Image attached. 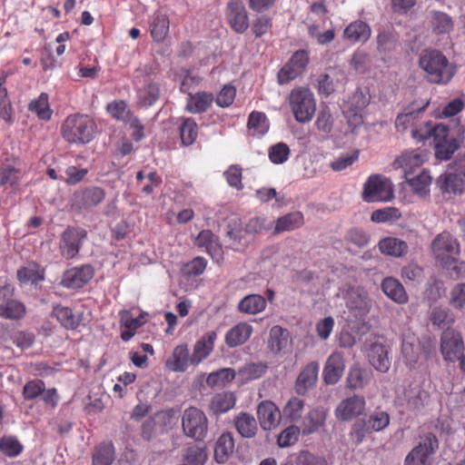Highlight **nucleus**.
Returning <instances> with one entry per match:
<instances>
[{
    "label": "nucleus",
    "instance_id": "obj_1",
    "mask_svg": "<svg viewBox=\"0 0 465 465\" xmlns=\"http://www.w3.org/2000/svg\"><path fill=\"white\" fill-rule=\"evenodd\" d=\"M419 64L428 81L433 84H447L454 75V69L446 56L437 50L422 51Z\"/></svg>",
    "mask_w": 465,
    "mask_h": 465
},
{
    "label": "nucleus",
    "instance_id": "obj_2",
    "mask_svg": "<svg viewBox=\"0 0 465 465\" xmlns=\"http://www.w3.org/2000/svg\"><path fill=\"white\" fill-rule=\"evenodd\" d=\"M449 127L445 124H437L425 133H420L417 128L411 130V135L416 140H425L433 137L435 141V155L440 160H449L459 148L455 137L449 135Z\"/></svg>",
    "mask_w": 465,
    "mask_h": 465
},
{
    "label": "nucleus",
    "instance_id": "obj_3",
    "mask_svg": "<svg viewBox=\"0 0 465 465\" xmlns=\"http://www.w3.org/2000/svg\"><path fill=\"white\" fill-rule=\"evenodd\" d=\"M95 124L87 115L68 116L62 125V135L71 143H87L94 135Z\"/></svg>",
    "mask_w": 465,
    "mask_h": 465
},
{
    "label": "nucleus",
    "instance_id": "obj_4",
    "mask_svg": "<svg viewBox=\"0 0 465 465\" xmlns=\"http://www.w3.org/2000/svg\"><path fill=\"white\" fill-rule=\"evenodd\" d=\"M290 108L295 120L301 124L309 123L316 111L313 93L306 87L292 89L288 96Z\"/></svg>",
    "mask_w": 465,
    "mask_h": 465
},
{
    "label": "nucleus",
    "instance_id": "obj_5",
    "mask_svg": "<svg viewBox=\"0 0 465 465\" xmlns=\"http://www.w3.org/2000/svg\"><path fill=\"white\" fill-rule=\"evenodd\" d=\"M434 259L443 266H450L460 253V245L457 238L449 232L436 235L430 243Z\"/></svg>",
    "mask_w": 465,
    "mask_h": 465
},
{
    "label": "nucleus",
    "instance_id": "obj_6",
    "mask_svg": "<svg viewBox=\"0 0 465 465\" xmlns=\"http://www.w3.org/2000/svg\"><path fill=\"white\" fill-rule=\"evenodd\" d=\"M362 198L367 203L390 202L394 198L393 184L382 175H371L364 183Z\"/></svg>",
    "mask_w": 465,
    "mask_h": 465
},
{
    "label": "nucleus",
    "instance_id": "obj_7",
    "mask_svg": "<svg viewBox=\"0 0 465 465\" xmlns=\"http://www.w3.org/2000/svg\"><path fill=\"white\" fill-rule=\"evenodd\" d=\"M182 427L186 436L202 440L207 435L208 419L203 411L190 407L183 412Z\"/></svg>",
    "mask_w": 465,
    "mask_h": 465
},
{
    "label": "nucleus",
    "instance_id": "obj_8",
    "mask_svg": "<svg viewBox=\"0 0 465 465\" xmlns=\"http://www.w3.org/2000/svg\"><path fill=\"white\" fill-rule=\"evenodd\" d=\"M438 448L436 436L432 433L426 434L406 456L404 465H430L432 455Z\"/></svg>",
    "mask_w": 465,
    "mask_h": 465
},
{
    "label": "nucleus",
    "instance_id": "obj_9",
    "mask_svg": "<svg viewBox=\"0 0 465 465\" xmlns=\"http://www.w3.org/2000/svg\"><path fill=\"white\" fill-rule=\"evenodd\" d=\"M309 52L303 49L296 51L277 74L279 84H287L301 76L309 64Z\"/></svg>",
    "mask_w": 465,
    "mask_h": 465
},
{
    "label": "nucleus",
    "instance_id": "obj_10",
    "mask_svg": "<svg viewBox=\"0 0 465 465\" xmlns=\"http://www.w3.org/2000/svg\"><path fill=\"white\" fill-rule=\"evenodd\" d=\"M87 237V232L80 227H68L60 237L59 249L65 259H73L77 255L83 242Z\"/></svg>",
    "mask_w": 465,
    "mask_h": 465
},
{
    "label": "nucleus",
    "instance_id": "obj_11",
    "mask_svg": "<svg viewBox=\"0 0 465 465\" xmlns=\"http://www.w3.org/2000/svg\"><path fill=\"white\" fill-rule=\"evenodd\" d=\"M26 312L25 306L14 298V289L10 285L0 287V317L19 320Z\"/></svg>",
    "mask_w": 465,
    "mask_h": 465
},
{
    "label": "nucleus",
    "instance_id": "obj_12",
    "mask_svg": "<svg viewBox=\"0 0 465 465\" xmlns=\"http://www.w3.org/2000/svg\"><path fill=\"white\" fill-rule=\"evenodd\" d=\"M365 406L364 397L353 395L342 400L335 408L334 414L338 420L349 421L361 415Z\"/></svg>",
    "mask_w": 465,
    "mask_h": 465
},
{
    "label": "nucleus",
    "instance_id": "obj_13",
    "mask_svg": "<svg viewBox=\"0 0 465 465\" xmlns=\"http://www.w3.org/2000/svg\"><path fill=\"white\" fill-rule=\"evenodd\" d=\"M440 351L446 361H455L460 359L464 351L460 334L450 329L444 331L441 335Z\"/></svg>",
    "mask_w": 465,
    "mask_h": 465
},
{
    "label": "nucleus",
    "instance_id": "obj_14",
    "mask_svg": "<svg viewBox=\"0 0 465 465\" xmlns=\"http://www.w3.org/2000/svg\"><path fill=\"white\" fill-rule=\"evenodd\" d=\"M259 424L263 430H271L281 423L282 413L272 401H262L257 406Z\"/></svg>",
    "mask_w": 465,
    "mask_h": 465
},
{
    "label": "nucleus",
    "instance_id": "obj_15",
    "mask_svg": "<svg viewBox=\"0 0 465 465\" xmlns=\"http://www.w3.org/2000/svg\"><path fill=\"white\" fill-rule=\"evenodd\" d=\"M344 299L347 307L360 315L368 313L371 308V300L363 287H350L345 292Z\"/></svg>",
    "mask_w": 465,
    "mask_h": 465
},
{
    "label": "nucleus",
    "instance_id": "obj_16",
    "mask_svg": "<svg viewBox=\"0 0 465 465\" xmlns=\"http://www.w3.org/2000/svg\"><path fill=\"white\" fill-rule=\"evenodd\" d=\"M227 228L226 242L234 251H243L253 241L240 221L230 223Z\"/></svg>",
    "mask_w": 465,
    "mask_h": 465
},
{
    "label": "nucleus",
    "instance_id": "obj_17",
    "mask_svg": "<svg viewBox=\"0 0 465 465\" xmlns=\"http://www.w3.org/2000/svg\"><path fill=\"white\" fill-rule=\"evenodd\" d=\"M94 276L91 265H83L67 270L62 279V285L69 289H77L86 284Z\"/></svg>",
    "mask_w": 465,
    "mask_h": 465
},
{
    "label": "nucleus",
    "instance_id": "obj_18",
    "mask_svg": "<svg viewBox=\"0 0 465 465\" xmlns=\"http://www.w3.org/2000/svg\"><path fill=\"white\" fill-rule=\"evenodd\" d=\"M226 16L229 25L236 33L242 34L247 30L248 14L240 1H232L228 4Z\"/></svg>",
    "mask_w": 465,
    "mask_h": 465
},
{
    "label": "nucleus",
    "instance_id": "obj_19",
    "mask_svg": "<svg viewBox=\"0 0 465 465\" xmlns=\"http://www.w3.org/2000/svg\"><path fill=\"white\" fill-rule=\"evenodd\" d=\"M190 365H193V357L186 344L174 347L172 354L165 361V368L173 372H184Z\"/></svg>",
    "mask_w": 465,
    "mask_h": 465
},
{
    "label": "nucleus",
    "instance_id": "obj_20",
    "mask_svg": "<svg viewBox=\"0 0 465 465\" xmlns=\"http://www.w3.org/2000/svg\"><path fill=\"white\" fill-rule=\"evenodd\" d=\"M319 363L312 361L308 363L298 375L295 381V391L299 395H304L314 387L318 380Z\"/></svg>",
    "mask_w": 465,
    "mask_h": 465
},
{
    "label": "nucleus",
    "instance_id": "obj_21",
    "mask_svg": "<svg viewBox=\"0 0 465 465\" xmlns=\"http://www.w3.org/2000/svg\"><path fill=\"white\" fill-rule=\"evenodd\" d=\"M344 361L341 353H331L323 369V380L326 384H335L342 376Z\"/></svg>",
    "mask_w": 465,
    "mask_h": 465
},
{
    "label": "nucleus",
    "instance_id": "obj_22",
    "mask_svg": "<svg viewBox=\"0 0 465 465\" xmlns=\"http://www.w3.org/2000/svg\"><path fill=\"white\" fill-rule=\"evenodd\" d=\"M427 398V393L419 384H410L404 388L402 396H399L398 400L401 404L406 405L409 410H420Z\"/></svg>",
    "mask_w": 465,
    "mask_h": 465
},
{
    "label": "nucleus",
    "instance_id": "obj_23",
    "mask_svg": "<svg viewBox=\"0 0 465 465\" xmlns=\"http://www.w3.org/2000/svg\"><path fill=\"white\" fill-rule=\"evenodd\" d=\"M370 363L382 373L387 372L391 367L389 350L386 345L379 342L373 343L368 352Z\"/></svg>",
    "mask_w": 465,
    "mask_h": 465
},
{
    "label": "nucleus",
    "instance_id": "obj_24",
    "mask_svg": "<svg viewBox=\"0 0 465 465\" xmlns=\"http://www.w3.org/2000/svg\"><path fill=\"white\" fill-rule=\"evenodd\" d=\"M441 191L447 193L461 194L465 192V178L458 172H447L438 179Z\"/></svg>",
    "mask_w": 465,
    "mask_h": 465
},
{
    "label": "nucleus",
    "instance_id": "obj_25",
    "mask_svg": "<svg viewBox=\"0 0 465 465\" xmlns=\"http://www.w3.org/2000/svg\"><path fill=\"white\" fill-rule=\"evenodd\" d=\"M428 104V102H425L422 105L419 106L412 104L408 108H405L403 113L398 114L395 120V127L397 131L404 133L409 127H413L420 114L425 110Z\"/></svg>",
    "mask_w": 465,
    "mask_h": 465
},
{
    "label": "nucleus",
    "instance_id": "obj_26",
    "mask_svg": "<svg viewBox=\"0 0 465 465\" xmlns=\"http://www.w3.org/2000/svg\"><path fill=\"white\" fill-rule=\"evenodd\" d=\"M253 328L247 322H239L231 328L225 335V343L234 348L245 343L252 334Z\"/></svg>",
    "mask_w": 465,
    "mask_h": 465
},
{
    "label": "nucleus",
    "instance_id": "obj_27",
    "mask_svg": "<svg viewBox=\"0 0 465 465\" xmlns=\"http://www.w3.org/2000/svg\"><path fill=\"white\" fill-rule=\"evenodd\" d=\"M105 193L100 187H89L74 193V201L81 208H92L104 201Z\"/></svg>",
    "mask_w": 465,
    "mask_h": 465
},
{
    "label": "nucleus",
    "instance_id": "obj_28",
    "mask_svg": "<svg viewBox=\"0 0 465 465\" xmlns=\"http://www.w3.org/2000/svg\"><path fill=\"white\" fill-rule=\"evenodd\" d=\"M214 101V96L212 93L197 92L195 94H189L185 110L191 114H202L206 112Z\"/></svg>",
    "mask_w": 465,
    "mask_h": 465
},
{
    "label": "nucleus",
    "instance_id": "obj_29",
    "mask_svg": "<svg viewBox=\"0 0 465 465\" xmlns=\"http://www.w3.org/2000/svg\"><path fill=\"white\" fill-rule=\"evenodd\" d=\"M151 35L156 42L163 41L169 32L170 21L166 14L157 11L150 18Z\"/></svg>",
    "mask_w": 465,
    "mask_h": 465
},
{
    "label": "nucleus",
    "instance_id": "obj_30",
    "mask_svg": "<svg viewBox=\"0 0 465 465\" xmlns=\"http://www.w3.org/2000/svg\"><path fill=\"white\" fill-rule=\"evenodd\" d=\"M234 427L237 432L246 439L255 437L258 432V424L255 418L244 411L240 412L234 417Z\"/></svg>",
    "mask_w": 465,
    "mask_h": 465
},
{
    "label": "nucleus",
    "instance_id": "obj_31",
    "mask_svg": "<svg viewBox=\"0 0 465 465\" xmlns=\"http://www.w3.org/2000/svg\"><path fill=\"white\" fill-rule=\"evenodd\" d=\"M383 293L399 304L408 302V295L403 285L393 277H386L381 282Z\"/></svg>",
    "mask_w": 465,
    "mask_h": 465
},
{
    "label": "nucleus",
    "instance_id": "obj_32",
    "mask_svg": "<svg viewBox=\"0 0 465 465\" xmlns=\"http://www.w3.org/2000/svg\"><path fill=\"white\" fill-rule=\"evenodd\" d=\"M426 160V152L416 150L402 153L396 159L395 164L402 168L405 176H407L415 167H420Z\"/></svg>",
    "mask_w": 465,
    "mask_h": 465
},
{
    "label": "nucleus",
    "instance_id": "obj_33",
    "mask_svg": "<svg viewBox=\"0 0 465 465\" xmlns=\"http://www.w3.org/2000/svg\"><path fill=\"white\" fill-rule=\"evenodd\" d=\"M216 333L209 331L203 335L194 345L193 352V365H198L203 360L207 358L213 350Z\"/></svg>",
    "mask_w": 465,
    "mask_h": 465
},
{
    "label": "nucleus",
    "instance_id": "obj_34",
    "mask_svg": "<svg viewBox=\"0 0 465 465\" xmlns=\"http://www.w3.org/2000/svg\"><path fill=\"white\" fill-rule=\"evenodd\" d=\"M289 344V332L279 325L271 328L267 346L274 353H281Z\"/></svg>",
    "mask_w": 465,
    "mask_h": 465
},
{
    "label": "nucleus",
    "instance_id": "obj_35",
    "mask_svg": "<svg viewBox=\"0 0 465 465\" xmlns=\"http://www.w3.org/2000/svg\"><path fill=\"white\" fill-rule=\"evenodd\" d=\"M52 316L55 317L60 324L67 330H75L82 321L81 314L74 312L69 307L61 305L54 307Z\"/></svg>",
    "mask_w": 465,
    "mask_h": 465
},
{
    "label": "nucleus",
    "instance_id": "obj_36",
    "mask_svg": "<svg viewBox=\"0 0 465 465\" xmlns=\"http://www.w3.org/2000/svg\"><path fill=\"white\" fill-rule=\"evenodd\" d=\"M234 450V439L231 432L223 433L214 448V458L218 463L226 462Z\"/></svg>",
    "mask_w": 465,
    "mask_h": 465
},
{
    "label": "nucleus",
    "instance_id": "obj_37",
    "mask_svg": "<svg viewBox=\"0 0 465 465\" xmlns=\"http://www.w3.org/2000/svg\"><path fill=\"white\" fill-rule=\"evenodd\" d=\"M266 300L260 294H249L244 296L238 303L237 309L245 314H257L266 308Z\"/></svg>",
    "mask_w": 465,
    "mask_h": 465
},
{
    "label": "nucleus",
    "instance_id": "obj_38",
    "mask_svg": "<svg viewBox=\"0 0 465 465\" xmlns=\"http://www.w3.org/2000/svg\"><path fill=\"white\" fill-rule=\"evenodd\" d=\"M326 420V412L322 409H313L304 417L302 424V434L311 435L322 427Z\"/></svg>",
    "mask_w": 465,
    "mask_h": 465
},
{
    "label": "nucleus",
    "instance_id": "obj_39",
    "mask_svg": "<svg viewBox=\"0 0 465 465\" xmlns=\"http://www.w3.org/2000/svg\"><path fill=\"white\" fill-rule=\"evenodd\" d=\"M343 36L351 43L366 42L371 36L370 26L362 21L351 23L343 32Z\"/></svg>",
    "mask_w": 465,
    "mask_h": 465
},
{
    "label": "nucleus",
    "instance_id": "obj_40",
    "mask_svg": "<svg viewBox=\"0 0 465 465\" xmlns=\"http://www.w3.org/2000/svg\"><path fill=\"white\" fill-rule=\"evenodd\" d=\"M380 251L387 255L401 257L408 252V244L406 242L395 238L386 237L379 242Z\"/></svg>",
    "mask_w": 465,
    "mask_h": 465
},
{
    "label": "nucleus",
    "instance_id": "obj_41",
    "mask_svg": "<svg viewBox=\"0 0 465 465\" xmlns=\"http://www.w3.org/2000/svg\"><path fill=\"white\" fill-rule=\"evenodd\" d=\"M303 223L304 219L301 212L290 213L277 219L273 233L293 231L302 226Z\"/></svg>",
    "mask_w": 465,
    "mask_h": 465
},
{
    "label": "nucleus",
    "instance_id": "obj_42",
    "mask_svg": "<svg viewBox=\"0 0 465 465\" xmlns=\"http://www.w3.org/2000/svg\"><path fill=\"white\" fill-rule=\"evenodd\" d=\"M195 244L199 247H204L213 257H219L222 254V248L217 237L209 230H203L198 234Z\"/></svg>",
    "mask_w": 465,
    "mask_h": 465
},
{
    "label": "nucleus",
    "instance_id": "obj_43",
    "mask_svg": "<svg viewBox=\"0 0 465 465\" xmlns=\"http://www.w3.org/2000/svg\"><path fill=\"white\" fill-rule=\"evenodd\" d=\"M430 25L432 31L437 35L449 34L454 27L452 18L440 11L430 12Z\"/></svg>",
    "mask_w": 465,
    "mask_h": 465
},
{
    "label": "nucleus",
    "instance_id": "obj_44",
    "mask_svg": "<svg viewBox=\"0 0 465 465\" xmlns=\"http://www.w3.org/2000/svg\"><path fill=\"white\" fill-rule=\"evenodd\" d=\"M268 366L263 362H250L244 364L238 371V376L242 382H248L263 376L267 371Z\"/></svg>",
    "mask_w": 465,
    "mask_h": 465
},
{
    "label": "nucleus",
    "instance_id": "obj_45",
    "mask_svg": "<svg viewBox=\"0 0 465 465\" xmlns=\"http://www.w3.org/2000/svg\"><path fill=\"white\" fill-rule=\"evenodd\" d=\"M235 401L236 398L232 392L223 391L212 398L210 408L214 413H223L232 409Z\"/></svg>",
    "mask_w": 465,
    "mask_h": 465
},
{
    "label": "nucleus",
    "instance_id": "obj_46",
    "mask_svg": "<svg viewBox=\"0 0 465 465\" xmlns=\"http://www.w3.org/2000/svg\"><path fill=\"white\" fill-rule=\"evenodd\" d=\"M114 460V447L111 442L101 443L93 454V465H111Z\"/></svg>",
    "mask_w": 465,
    "mask_h": 465
},
{
    "label": "nucleus",
    "instance_id": "obj_47",
    "mask_svg": "<svg viewBox=\"0 0 465 465\" xmlns=\"http://www.w3.org/2000/svg\"><path fill=\"white\" fill-rule=\"evenodd\" d=\"M402 355L408 365L417 362L420 354V343L415 337H404L402 340Z\"/></svg>",
    "mask_w": 465,
    "mask_h": 465
},
{
    "label": "nucleus",
    "instance_id": "obj_48",
    "mask_svg": "<svg viewBox=\"0 0 465 465\" xmlns=\"http://www.w3.org/2000/svg\"><path fill=\"white\" fill-rule=\"evenodd\" d=\"M371 374L368 371L354 366L350 369L347 376V385L350 389L358 390L364 387L369 382Z\"/></svg>",
    "mask_w": 465,
    "mask_h": 465
},
{
    "label": "nucleus",
    "instance_id": "obj_49",
    "mask_svg": "<svg viewBox=\"0 0 465 465\" xmlns=\"http://www.w3.org/2000/svg\"><path fill=\"white\" fill-rule=\"evenodd\" d=\"M179 131L182 143L188 146L194 143L198 134V126L193 119L183 118L182 119Z\"/></svg>",
    "mask_w": 465,
    "mask_h": 465
},
{
    "label": "nucleus",
    "instance_id": "obj_50",
    "mask_svg": "<svg viewBox=\"0 0 465 465\" xmlns=\"http://www.w3.org/2000/svg\"><path fill=\"white\" fill-rule=\"evenodd\" d=\"M160 89L157 84L149 83L138 91V103L141 106H152L159 98Z\"/></svg>",
    "mask_w": 465,
    "mask_h": 465
},
{
    "label": "nucleus",
    "instance_id": "obj_51",
    "mask_svg": "<svg viewBox=\"0 0 465 465\" xmlns=\"http://www.w3.org/2000/svg\"><path fill=\"white\" fill-rule=\"evenodd\" d=\"M303 408L304 401L297 397H292L282 408L283 417L292 422H296L302 418Z\"/></svg>",
    "mask_w": 465,
    "mask_h": 465
},
{
    "label": "nucleus",
    "instance_id": "obj_52",
    "mask_svg": "<svg viewBox=\"0 0 465 465\" xmlns=\"http://www.w3.org/2000/svg\"><path fill=\"white\" fill-rule=\"evenodd\" d=\"M248 129L252 135H262L268 132L269 124L263 113L252 112L249 115Z\"/></svg>",
    "mask_w": 465,
    "mask_h": 465
},
{
    "label": "nucleus",
    "instance_id": "obj_53",
    "mask_svg": "<svg viewBox=\"0 0 465 465\" xmlns=\"http://www.w3.org/2000/svg\"><path fill=\"white\" fill-rule=\"evenodd\" d=\"M29 110L35 113L40 119L49 120L52 116V110L49 106L48 94L42 93L38 98L33 100L29 104Z\"/></svg>",
    "mask_w": 465,
    "mask_h": 465
},
{
    "label": "nucleus",
    "instance_id": "obj_54",
    "mask_svg": "<svg viewBox=\"0 0 465 465\" xmlns=\"http://www.w3.org/2000/svg\"><path fill=\"white\" fill-rule=\"evenodd\" d=\"M407 182L411 190L420 195L426 194L429 192V186L431 183V177L429 173L422 171L420 174L414 177L406 176Z\"/></svg>",
    "mask_w": 465,
    "mask_h": 465
},
{
    "label": "nucleus",
    "instance_id": "obj_55",
    "mask_svg": "<svg viewBox=\"0 0 465 465\" xmlns=\"http://www.w3.org/2000/svg\"><path fill=\"white\" fill-rule=\"evenodd\" d=\"M206 459L207 454L204 449L191 445L185 450L183 465H204Z\"/></svg>",
    "mask_w": 465,
    "mask_h": 465
},
{
    "label": "nucleus",
    "instance_id": "obj_56",
    "mask_svg": "<svg viewBox=\"0 0 465 465\" xmlns=\"http://www.w3.org/2000/svg\"><path fill=\"white\" fill-rule=\"evenodd\" d=\"M365 420L371 432H379L390 424V415L383 411H375Z\"/></svg>",
    "mask_w": 465,
    "mask_h": 465
},
{
    "label": "nucleus",
    "instance_id": "obj_57",
    "mask_svg": "<svg viewBox=\"0 0 465 465\" xmlns=\"http://www.w3.org/2000/svg\"><path fill=\"white\" fill-rule=\"evenodd\" d=\"M350 64L356 72L364 74L371 68V58L365 51L357 50L352 54L350 60Z\"/></svg>",
    "mask_w": 465,
    "mask_h": 465
},
{
    "label": "nucleus",
    "instance_id": "obj_58",
    "mask_svg": "<svg viewBox=\"0 0 465 465\" xmlns=\"http://www.w3.org/2000/svg\"><path fill=\"white\" fill-rule=\"evenodd\" d=\"M302 430L295 425H291L284 429L277 438V444L280 448H288L294 445L298 440Z\"/></svg>",
    "mask_w": 465,
    "mask_h": 465
},
{
    "label": "nucleus",
    "instance_id": "obj_59",
    "mask_svg": "<svg viewBox=\"0 0 465 465\" xmlns=\"http://www.w3.org/2000/svg\"><path fill=\"white\" fill-rule=\"evenodd\" d=\"M23 445L13 436H5L0 439V450L8 457H16L23 450Z\"/></svg>",
    "mask_w": 465,
    "mask_h": 465
},
{
    "label": "nucleus",
    "instance_id": "obj_60",
    "mask_svg": "<svg viewBox=\"0 0 465 465\" xmlns=\"http://www.w3.org/2000/svg\"><path fill=\"white\" fill-rule=\"evenodd\" d=\"M377 49L380 53H389L396 48L397 37L391 31H382L376 38Z\"/></svg>",
    "mask_w": 465,
    "mask_h": 465
},
{
    "label": "nucleus",
    "instance_id": "obj_61",
    "mask_svg": "<svg viewBox=\"0 0 465 465\" xmlns=\"http://www.w3.org/2000/svg\"><path fill=\"white\" fill-rule=\"evenodd\" d=\"M295 463L296 465H328V460L324 456L302 450L297 453Z\"/></svg>",
    "mask_w": 465,
    "mask_h": 465
},
{
    "label": "nucleus",
    "instance_id": "obj_62",
    "mask_svg": "<svg viewBox=\"0 0 465 465\" xmlns=\"http://www.w3.org/2000/svg\"><path fill=\"white\" fill-rule=\"evenodd\" d=\"M369 433L372 432L365 419H361L353 423L349 435L353 444L360 445Z\"/></svg>",
    "mask_w": 465,
    "mask_h": 465
},
{
    "label": "nucleus",
    "instance_id": "obj_63",
    "mask_svg": "<svg viewBox=\"0 0 465 465\" xmlns=\"http://www.w3.org/2000/svg\"><path fill=\"white\" fill-rule=\"evenodd\" d=\"M236 376L234 370L227 368L212 372L207 377L206 382L210 386L222 385L224 382L232 381Z\"/></svg>",
    "mask_w": 465,
    "mask_h": 465
},
{
    "label": "nucleus",
    "instance_id": "obj_64",
    "mask_svg": "<svg viewBox=\"0 0 465 465\" xmlns=\"http://www.w3.org/2000/svg\"><path fill=\"white\" fill-rule=\"evenodd\" d=\"M120 324L125 329H131L136 331L144 322V315L140 314L138 317H134L130 311H121L120 313Z\"/></svg>",
    "mask_w": 465,
    "mask_h": 465
}]
</instances>
